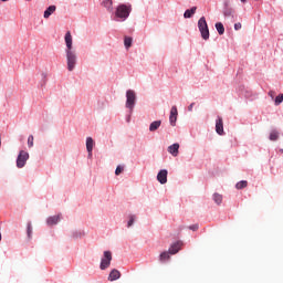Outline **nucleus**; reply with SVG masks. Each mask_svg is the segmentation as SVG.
<instances>
[{
    "mask_svg": "<svg viewBox=\"0 0 283 283\" xmlns=\"http://www.w3.org/2000/svg\"><path fill=\"white\" fill-rule=\"evenodd\" d=\"M124 169H125L124 167L117 166V168L115 170V176H120V174H123Z\"/></svg>",
    "mask_w": 283,
    "mask_h": 283,
    "instance_id": "31",
    "label": "nucleus"
},
{
    "mask_svg": "<svg viewBox=\"0 0 283 283\" xmlns=\"http://www.w3.org/2000/svg\"><path fill=\"white\" fill-rule=\"evenodd\" d=\"M198 28L203 41H209V24H207V19L205 17L199 19Z\"/></svg>",
    "mask_w": 283,
    "mask_h": 283,
    "instance_id": "2",
    "label": "nucleus"
},
{
    "mask_svg": "<svg viewBox=\"0 0 283 283\" xmlns=\"http://www.w3.org/2000/svg\"><path fill=\"white\" fill-rule=\"evenodd\" d=\"M86 149H87L88 156H92V150L94 149V139L92 137L86 138Z\"/></svg>",
    "mask_w": 283,
    "mask_h": 283,
    "instance_id": "14",
    "label": "nucleus"
},
{
    "mask_svg": "<svg viewBox=\"0 0 283 283\" xmlns=\"http://www.w3.org/2000/svg\"><path fill=\"white\" fill-rule=\"evenodd\" d=\"M216 30H217L218 34H220V35L224 34V24H222V22H217Z\"/></svg>",
    "mask_w": 283,
    "mask_h": 283,
    "instance_id": "20",
    "label": "nucleus"
},
{
    "mask_svg": "<svg viewBox=\"0 0 283 283\" xmlns=\"http://www.w3.org/2000/svg\"><path fill=\"white\" fill-rule=\"evenodd\" d=\"M160 125H163L161 120H155L149 125V132H156Z\"/></svg>",
    "mask_w": 283,
    "mask_h": 283,
    "instance_id": "18",
    "label": "nucleus"
},
{
    "mask_svg": "<svg viewBox=\"0 0 283 283\" xmlns=\"http://www.w3.org/2000/svg\"><path fill=\"white\" fill-rule=\"evenodd\" d=\"M103 6L104 8H107L109 12H112V6H114V2L112 0H104Z\"/></svg>",
    "mask_w": 283,
    "mask_h": 283,
    "instance_id": "24",
    "label": "nucleus"
},
{
    "mask_svg": "<svg viewBox=\"0 0 283 283\" xmlns=\"http://www.w3.org/2000/svg\"><path fill=\"white\" fill-rule=\"evenodd\" d=\"M241 3H247V0H241Z\"/></svg>",
    "mask_w": 283,
    "mask_h": 283,
    "instance_id": "36",
    "label": "nucleus"
},
{
    "mask_svg": "<svg viewBox=\"0 0 283 283\" xmlns=\"http://www.w3.org/2000/svg\"><path fill=\"white\" fill-rule=\"evenodd\" d=\"M169 120L170 125L172 127H176V120H178V108L176 106H172L170 109Z\"/></svg>",
    "mask_w": 283,
    "mask_h": 283,
    "instance_id": "7",
    "label": "nucleus"
},
{
    "mask_svg": "<svg viewBox=\"0 0 283 283\" xmlns=\"http://www.w3.org/2000/svg\"><path fill=\"white\" fill-rule=\"evenodd\" d=\"M171 253L168 251H165L163 252L160 255H159V261L160 262H167V260H169Z\"/></svg>",
    "mask_w": 283,
    "mask_h": 283,
    "instance_id": "19",
    "label": "nucleus"
},
{
    "mask_svg": "<svg viewBox=\"0 0 283 283\" xmlns=\"http://www.w3.org/2000/svg\"><path fill=\"white\" fill-rule=\"evenodd\" d=\"M189 229H190L191 231H198L199 226H198V224H192V226L189 227Z\"/></svg>",
    "mask_w": 283,
    "mask_h": 283,
    "instance_id": "32",
    "label": "nucleus"
},
{
    "mask_svg": "<svg viewBox=\"0 0 283 283\" xmlns=\"http://www.w3.org/2000/svg\"><path fill=\"white\" fill-rule=\"evenodd\" d=\"M129 14H132V4H119L116 8L115 17L117 21H126L129 18Z\"/></svg>",
    "mask_w": 283,
    "mask_h": 283,
    "instance_id": "1",
    "label": "nucleus"
},
{
    "mask_svg": "<svg viewBox=\"0 0 283 283\" xmlns=\"http://www.w3.org/2000/svg\"><path fill=\"white\" fill-rule=\"evenodd\" d=\"M28 147H34V136L30 135L28 137Z\"/></svg>",
    "mask_w": 283,
    "mask_h": 283,
    "instance_id": "28",
    "label": "nucleus"
},
{
    "mask_svg": "<svg viewBox=\"0 0 283 283\" xmlns=\"http://www.w3.org/2000/svg\"><path fill=\"white\" fill-rule=\"evenodd\" d=\"M269 96L273 99L275 98V91H270Z\"/></svg>",
    "mask_w": 283,
    "mask_h": 283,
    "instance_id": "34",
    "label": "nucleus"
},
{
    "mask_svg": "<svg viewBox=\"0 0 283 283\" xmlns=\"http://www.w3.org/2000/svg\"><path fill=\"white\" fill-rule=\"evenodd\" d=\"M277 138H280V133H277V130H272L270 133V140H277Z\"/></svg>",
    "mask_w": 283,
    "mask_h": 283,
    "instance_id": "26",
    "label": "nucleus"
},
{
    "mask_svg": "<svg viewBox=\"0 0 283 283\" xmlns=\"http://www.w3.org/2000/svg\"><path fill=\"white\" fill-rule=\"evenodd\" d=\"M282 102H283V94L281 93L275 97L274 105H280Z\"/></svg>",
    "mask_w": 283,
    "mask_h": 283,
    "instance_id": "27",
    "label": "nucleus"
},
{
    "mask_svg": "<svg viewBox=\"0 0 283 283\" xmlns=\"http://www.w3.org/2000/svg\"><path fill=\"white\" fill-rule=\"evenodd\" d=\"M213 201L216 202V205H222V195L216 192L213 195Z\"/></svg>",
    "mask_w": 283,
    "mask_h": 283,
    "instance_id": "23",
    "label": "nucleus"
},
{
    "mask_svg": "<svg viewBox=\"0 0 283 283\" xmlns=\"http://www.w3.org/2000/svg\"><path fill=\"white\" fill-rule=\"evenodd\" d=\"M115 280H120V271H118L116 269L112 270L108 275L109 282H115Z\"/></svg>",
    "mask_w": 283,
    "mask_h": 283,
    "instance_id": "13",
    "label": "nucleus"
},
{
    "mask_svg": "<svg viewBox=\"0 0 283 283\" xmlns=\"http://www.w3.org/2000/svg\"><path fill=\"white\" fill-rule=\"evenodd\" d=\"M56 12V6H50L45 11H44V19H50L52 14Z\"/></svg>",
    "mask_w": 283,
    "mask_h": 283,
    "instance_id": "16",
    "label": "nucleus"
},
{
    "mask_svg": "<svg viewBox=\"0 0 283 283\" xmlns=\"http://www.w3.org/2000/svg\"><path fill=\"white\" fill-rule=\"evenodd\" d=\"M32 231H33V229H32V223L29 222V223L27 224V235H28L29 240H32Z\"/></svg>",
    "mask_w": 283,
    "mask_h": 283,
    "instance_id": "25",
    "label": "nucleus"
},
{
    "mask_svg": "<svg viewBox=\"0 0 283 283\" xmlns=\"http://www.w3.org/2000/svg\"><path fill=\"white\" fill-rule=\"evenodd\" d=\"M111 264H112V253L109 251H105L104 258L101 261L99 269L102 271H105V269H109Z\"/></svg>",
    "mask_w": 283,
    "mask_h": 283,
    "instance_id": "6",
    "label": "nucleus"
},
{
    "mask_svg": "<svg viewBox=\"0 0 283 283\" xmlns=\"http://www.w3.org/2000/svg\"><path fill=\"white\" fill-rule=\"evenodd\" d=\"M60 220H61V214L49 217L46 219V224L49 227H54V224H59Z\"/></svg>",
    "mask_w": 283,
    "mask_h": 283,
    "instance_id": "12",
    "label": "nucleus"
},
{
    "mask_svg": "<svg viewBox=\"0 0 283 283\" xmlns=\"http://www.w3.org/2000/svg\"><path fill=\"white\" fill-rule=\"evenodd\" d=\"M134 105H136V92L128 90L126 92V107L132 112L134 109Z\"/></svg>",
    "mask_w": 283,
    "mask_h": 283,
    "instance_id": "4",
    "label": "nucleus"
},
{
    "mask_svg": "<svg viewBox=\"0 0 283 283\" xmlns=\"http://www.w3.org/2000/svg\"><path fill=\"white\" fill-rule=\"evenodd\" d=\"M195 105H196V103H191V104L188 106V112H192Z\"/></svg>",
    "mask_w": 283,
    "mask_h": 283,
    "instance_id": "35",
    "label": "nucleus"
},
{
    "mask_svg": "<svg viewBox=\"0 0 283 283\" xmlns=\"http://www.w3.org/2000/svg\"><path fill=\"white\" fill-rule=\"evenodd\" d=\"M133 41L134 40L132 38H129V36H125L124 38V45H125L126 50H129V48H132Z\"/></svg>",
    "mask_w": 283,
    "mask_h": 283,
    "instance_id": "22",
    "label": "nucleus"
},
{
    "mask_svg": "<svg viewBox=\"0 0 283 283\" xmlns=\"http://www.w3.org/2000/svg\"><path fill=\"white\" fill-rule=\"evenodd\" d=\"M180 149V144H172L168 147V151L171 154V156H178V150Z\"/></svg>",
    "mask_w": 283,
    "mask_h": 283,
    "instance_id": "15",
    "label": "nucleus"
},
{
    "mask_svg": "<svg viewBox=\"0 0 283 283\" xmlns=\"http://www.w3.org/2000/svg\"><path fill=\"white\" fill-rule=\"evenodd\" d=\"M66 63L69 72H74V69L76 67V52L66 51Z\"/></svg>",
    "mask_w": 283,
    "mask_h": 283,
    "instance_id": "3",
    "label": "nucleus"
},
{
    "mask_svg": "<svg viewBox=\"0 0 283 283\" xmlns=\"http://www.w3.org/2000/svg\"><path fill=\"white\" fill-rule=\"evenodd\" d=\"M224 17H232L233 15V9H226L223 11Z\"/></svg>",
    "mask_w": 283,
    "mask_h": 283,
    "instance_id": "30",
    "label": "nucleus"
},
{
    "mask_svg": "<svg viewBox=\"0 0 283 283\" xmlns=\"http://www.w3.org/2000/svg\"><path fill=\"white\" fill-rule=\"evenodd\" d=\"M30 158V154L25 150H21L17 158V167L18 169H23L25 167V163H28V159Z\"/></svg>",
    "mask_w": 283,
    "mask_h": 283,
    "instance_id": "5",
    "label": "nucleus"
},
{
    "mask_svg": "<svg viewBox=\"0 0 283 283\" xmlns=\"http://www.w3.org/2000/svg\"><path fill=\"white\" fill-rule=\"evenodd\" d=\"M247 187H249V182L247 180H241L235 185V189H247Z\"/></svg>",
    "mask_w": 283,
    "mask_h": 283,
    "instance_id": "21",
    "label": "nucleus"
},
{
    "mask_svg": "<svg viewBox=\"0 0 283 283\" xmlns=\"http://www.w3.org/2000/svg\"><path fill=\"white\" fill-rule=\"evenodd\" d=\"M234 30H242V23H240V22L235 23Z\"/></svg>",
    "mask_w": 283,
    "mask_h": 283,
    "instance_id": "33",
    "label": "nucleus"
},
{
    "mask_svg": "<svg viewBox=\"0 0 283 283\" xmlns=\"http://www.w3.org/2000/svg\"><path fill=\"white\" fill-rule=\"evenodd\" d=\"M180 247H182V242L177 241L176 243L170 245L168 252L170 253V255H176V253L180 251Z\"/></svg>",
    "mask_w": 283,
    "mask_h": 283,
    "instance_id": "10",
    "label": "nucleus"
},
{
    "mask_svg": "<svg viewBox=\"0 0 283 283\" xmlns=\"http://www.w3.org/2000/svg\"><path fill=\"white\" fill-rule=\"evenodd\" d=\"M216 132L219 134V136H222L224 134V123L222 122V117H218L216 122Z\"/></svg>",
    "mask_w": 283,
    "mask_h": 283,
    "instance_id": "8",
    "label": "nucleus"
},
{
    "mask_svg": "<svg viewBox=\"0 0 283 283\" xmlns=\"http://www.w3.org/2000/svg\"><path fill=\"white\" fill-rule=\"evenodd\" d=\"M135 221H136V214H130L127 227H132Z\"/></svg>",
    "mask_w": 283,
    "mask_h": 283,
    "instance_id": "29",
    "label": "nucleus"
},
{
    "mask_svg": "<svg viewBox=\"0 0 283 283\" xmlns=\"http://www.w3.org/2000/svg\"><path fill=\"white\" fill-rule=\"evenodd\" d=\"M196 10H198L197 7H192L191 9L186 10L184 13L185 19H191L193 14H196Z\"/></svg>",
    "mask_w": 283,
    "mask_h": 283,
    "instance_id": "17",
    "label": "nucleus"
},
{
    "mask_svg": "<svg viewBox=\"0 0 283 283\" xmlns=\"http://www.w3.org/2000/svg\"><path fill=\"white\" fill-rule=\"evenodd\" d=\"M64 41L66 43V52L73 51L72 50V33L67 31L64 36Z\"/></svg>",
    "mask_w": 283,
    "mask_h": 283,
    "instance_id": "11",
    "label": "nucleus"
},
{
    "mask_svg": "<svg viewBox=\"0 0 283 283\" xmlns=\"http://www.w3.org/2000/svg\"><path fill=\"white\" fill-rule=\"evenodd\" d=\"M1 1L6 2V1H8V0H1Z\"/></svg>",
    "mask_w": 283,
    "mask_h": 283,
    "instance_id": "37",
    "label": "nucleus"
},
{
    "mask_svg": "<svg viewBox=\"0 0 283 283\" xmlns=\"http://www.w3.org/2000/svg\"><path fill=\"white\" fill-rule=\"evenodd\" d=\"M167 169H163L157 175V180L160 185H167Z\"/></svg>",
    "mask_w": 283,
    "mask_h": 283,
    "instance_id": "9",
    "label": "nucleus"
}]
</instances>
